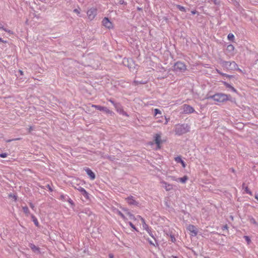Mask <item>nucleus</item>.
<instances>
[{
	"instance_id": "obj_16",
	"label": "nucleus",
	"mask_w": 258,
	"mask_h": 258,
	"mask_svg": "<svg viewBox=\"0 0 258 258\" xmlns=\"http://www.w3.org/2000/svg\"><path fill=\"white\" fill-rule=\"evenodd\" d=\"M221 64L223 67L225 68L227 70L231 69L230 61H223Z\"/></svg>"
},
{
	"instance_id": "obj_43",
	"label": "nucleus",
	"mask_w": 258,
	"mask_h": 258,
	"mask_svg": "<svg viewBox=\"0 0 258 258\" xmlns=\"http://www.w3.org/2000/svg\"><path fill=\"white\" fill-rule=\"evenodd\" d=\"M230 89H231V90L232 91L236 92V90H235V89L234 87H232Z\"/></svg>"
},
{
	"instance_id": "obj_14",
	"label": "nucleus",
	"mask_w": 258,
	"mask_h": 258,
	"mask_svg": "<svg viewBox=\"0 0 258 258\" xmlns=\"http://www.w3.org/2000/svg\"><path fill=\"white\" fill-rule=\"evenodd\" d=\"M77 189L81 193V194L87 199H89V194L86 190L82 187H79Z\"/></svg>"
},
{
	"instance_id": "obj_44",
	"label": "nucleus",
	"mask_w": 258,
	"mask_h": 258,
	"mask_svg": "<svg viewBox=\"0 0 258 258\" xmlns=\"http://www.w3.org/2000/svg\"><path fill=\"white\" fill-rule=\"evenodd\" d=\"M19 72L20 73L21 75H23V72L22 70H19Z\"/></svg>"
},
{
	"instance_id": "obj_51",
	"label": "nucleus",
	"mask_w": 258,
	"mask_h": 258,
	"mask_svg": "<svg viewBox=\"0 0 258 258\" xmlns=\"http://www.w3.org/2000/svg\"><path fill=\"white\" fill-rule=\"evenodd\" d=\"M175 238L173 237H171V240L172 241L174 242L175 241Z\"/></svg>"
},
{
	"instance_id": "obj_55",
	"label": "nucleus",
	"mask_w": 258,
	"mask_h": 258,
	"mask_svg": "<svg viewBox=\"0 0 258 258\" xmlns=\"http://www.w3.org/2000/svg\"><path fill=\"white\" fill-rule=\"evenodd\" d=\"M2 28H4V27L3 26H2L1 24H0V29H2Z\"/></svg>"
},
{
	"instance_id": "obj_38",
	"label": "nucleus",
	"mask_w": 258,
	"mask_h": 258,
	"mask_svg": "<svg viewBox=\"0 0 258 258\" xmlns=\"http://www.w3.org/2000/svg\"><path fill=\"white\" fill-rule=\"evenodd\" d=\"M128 223L132 228H133L134 229L136 230V229L135 226L133 225V224L132 222H130Z\"/></svg>"
},
{
	"instance_id": "obj_48",
	"label": "nucleus",
	"mask_w": 258,
	"mask_h": 258,
	"mask_svg": "<svg viewBox=\"0 0 258 258\" xmlns=\"http://www.w3.org/2000/svg\"><path fill=\"white\" fill-rule=\"evenodd\" d=\"M165 119H166V121L165 122V124H167V123L168 122V120H169V119L167 118H165Z\"/></svg>"
},
{
	"instance_id": "obj_30",
	"label": "nucleus",
	"mask_w": 258,
	"mask_h": 258,
	"mask_svg": "<svg viewBox=\"0 0 258 258\" xmlns=\"http://www.w3.org/2000/svg\"><path fill=\"white\" fill-rule=\"evenodd\" d=\"M216 71L219 73L220 74V75H221L222 76H225L226 77H228V78H229L230 76L228 75H227L226 74H224V73H222L221 72H220L218 70H216Z\"/></svg>"
},
{
	"instance_id": "obj_34",
	"label": "nucleus",
	"mask_w": 258,
	"mask_h": 258,
	"mask_svg": "<svg viewBox=\"0 0 258 258\" xmlns=\"http://www.w3.org/2000/svg\"><path fill=\"white\" fill-rule=\"evenodd\" d=\"M8 156V154L6 153L0 154V157L2 158H6Z\"/></svg>"
},
{
	"instance_id": "obj_57",
	"label": "nucleus",
	"mask_w": 258,
	"mask_h": 258,
	"mask_svg": "<svg viewBox=\"0 0 258 258\" xmlns=\"http://www.w3.org/2000/svg\"><path fill=\"white\" fill-rule=\"evenodd\" d=\"M224 228H226V229H227V225H225V226H224Z\"/></svg>"
},
{
	"instance_id": "obj_41",
	"label": "nucleus",
	"mask_w": 258,
	"mask_h": 258,
	"mask_svg": "<svg viewBox=\"0 0 258 258\" xmlns=\"http://www.w3.org/2000/svg\"><path fill=\"white\" fill-rule=\"evenodd\" d=\"M0 42L6 43H7V41H4L2 38L0 37Z\"/></svg>"
},
{
	"instance_id": "obj_31",
	"label": "nucleus",
	"mask_w": 258,
	"mask_h": 258,
	"mask_svg": "<svg viewBox=\"0 0 258 258\" xmlns=\"http://www.w3.org/2000/svg\"><path fill=\"white\" fill-rule=\"evenodd\" d=\"M250 222L251 224H254L255 225H257V222L255 221V220L253 218L250 219Z\"/></svg>"
},
{
	"instance_id": "obj_39",
	"label": "nucleus",
	"mask_w": 258,
	"mask_h": 258,
	"mask_svg": "<svg viewBox=\"0 0 258 258\" xmlns=\"http://www.w3.org/2000/svg\"><path fill=\"white\" fill-rule=\"evenodd\" d=\"M170 178H171L172 180L178 181V178H176L174 176H171Z\"/></svg>"
},
{
	"instance_id": "obj_27",
	"label": "nucleus",
	"mask_w": 258,
	"mask_h": 258,
	"mask_svg": "<svg viewBox=\"0 0 258 258\" xmlns=\"http://www.w3.org/2000/svg\"><path fill=\"white\" fill-rule=\"evenodd\" d=\"M176 7L181 11H182V12H185V8L182 7V6H181L177 5Z\"/></svg>"
},
{
	"instance_id": "obj_25",
	"label": "nucleus",
	"mask_w": 258,
	"mask_h": 258,
	"mask_svg": "<svg viewBox=\"0 0 258 258\" xmlns=\"http://www.w3.org/2000/svg\"><path fill=\"white\" fill-rule=\"evenodd\" d=\"M127 215L128 216L130 219L131 220H137L139 219V218H138V217L137 218H135V217L133 215L128 212L127 213Z\"/></svg>"
},
{
	"instance_id": "obj_29",
	"label": "nucleus",
	"mask_w": 258,
	"mask_h": 258,
	"mask_svg": "<svg viewBox=\"0 0 258 258\" xmlns=\"http://www.w3.org/2000/svg\"><path fill=\"white\" fill-rule=\"evenodd\" d=\"M244 238L245 239V240L246 241L247 244H249L251 242V240H250V239L249 238V237L247 236H244Z\"/></svg>"
},
{
	"instance_id": "obj_7",
	"label": "nucleus",
	"mask_w": 258,
	"mask_h": 258,
	"mask_svg": "<svg viewBox=\"0 0 258 258\" xmlns=\"http://www.w3.org/2000/svg\"><path fill=\"white\" fill-rule=\"evenodd\" d=\"M161 186L165 189L166 191H170L173 189V185L168 183L163 180L160 181Z\"/></svg>"
},
{
	"instance_id": "obj_40",
	"label": "nucleus",
	"mask_w": 258,
	"mask_h": 258,
	"mask_svg": "<svg viewBox=\"0 0 258 258\" xmlns=\"http://www.w3.org/2000/svg\"><path fill=\"white\" fill-rule=\"evenodd\" d=\"M74 12L79 15L80 14V11L78 9H75Z\"/></svg>"
},
{
	"instance_id": "obj_13",
	"label": "nucleus",
	"mask_w": 258,
	"mask_h": 258,
	"mask_svg": "<svg viewBox=\"0 0 258 258\" xmlns=\"http://www.w3.org/2000/svg\"><path fill=\"white\" fill-rule=\"evenodd\" d=\"M114 106L115 107L116 111L120 114L126 115V113L123 111L122 107L119 104H114Z\"/></svg>"
},
{
	"instance_id": "obj_2",
	"label": "nucleus",
	"mask_w": 258,
	"mask_h": 258,
	"mask_svg": "<svg viewBox=\"0 0 258 258\" xmlns=\"http://www.w3.org/2000/svg\"><path fill=\"white\" fill-rule=\"evenodd\" d=\"M207 99H213L215 101L221 103L229 100V96L225 94L218 93L207 97Z\"/></svg>"
},
{
	"instance_id": "obj_3",
	"label": "nucleus",
	"mask_w": 258,
	"mask_h": 258,
	"mask_svg": "<svg viewBox=\"0 0 258 258\" xmlns=\"http://www.w3.org/2000/svg\"><path fill=\"white\" fill-rule=\"evenodd\" d=\"M97 14V9L95 8H91L87 12L88 19L90 20H93Z\"/></svg>"
},
{
	"instance_id": "obj_28",
	"label": "nucleus",
	"mask_w": 258,
	"mask_h": 258,
	"mask_svg": "<svg viewBox=\"0 0 258 258\" xmlns=\"http://www.w3.org/2000/svg\"><path fill=\"white\" fill-rule=\"evenodd\" d=\"M154 112H155V115H157L158 114H161V111L157 108H156L154 109Z\"/></svg>"
},
{
	"instance_id": "obj_45",
	"label": "nucleus",
	"mask_w": 258,
	"mask_h": 258,
	"mask_svg": "<svg viewBox=\"0 0 258 258\" xmlns=\"http://www.w3.org/2000/svg\"><path fill=\"white\" fill-rule=\"evenodd\" d=\"M68 202H69L71 205H73L72 201L71 199H69V200H68Z\"/></svg>"
},
{
	"instance_id": "obj_47",
	"label": "nucleus",
	"mask_w": 258,
	"mask_h": 258,
	"mask_svg": "<svg viewBox=\"0 0 258 258\" xmlns=\"http://www.w3.org/2000/svg\"><path fill=\"white\" fill-rule=\"evenodd\" d=\"M214 4H215V5H218V4H219V3H218L217 1H216V0H214Z\"/></svg>"
},
{
	"instance_id": "obj_11",
	"label": "nucleus",
	"mask_w": 258,
	"mask_h": 258,
	"mask_svg": "<svg viewBox=\"0 0 258 258\" xmlns=\"http://www.w3.org/2000/svg\"><path fill=\"white\" fill-rule=\"evenodd\" d=\"M103 25L108 29H111L113 27L112 23L107 18H104L102 20Z\"/></svg>"
},
{
	"instance_id": "obj_50",
	"label": "nucleus",
	"mask_w": 258,
	"mask_h": 258,
	"mask_svg": "<svg viewBox=\"0 0 258 258\" xmlns=\"http://www.w3.org/2000/svg\"><path fill=\"white\" fill-rule=\"evenodd\" d=\"M47 187L49 188V189L51 191H52V189L51 188L50 186H49V185H47Z\"/></svg>"
},
{
	"instance_id": "obj_17",
	"label": "nucleus",
	"mask_w": 258,
	"mask_h": 258,
	"mask_svg": "<svg viewBox=\"0 0 258 258\" xmlns=\"http://www.w3.org/2000/svg\"><path fill=\"white\" fill-rule=\"evenodd\" d=\"M175 161L177 163H180L181 164L183 168H185L186 166V165L185 164V162L181 159L180 157H176L175 158Z\"/></svg>"
},
{
	"instance_id": "obj_33",
	"label": "nucleus",
	"mask_w": 258,
	"mask_h": 258,
	"mask_svg": "<svg viewBox=\"0 0 258 258\" xmlns=\"http://www.w3.org/2000/svg\"><path fill=\"white\" fill-rule=\"evenodd\" d=\"M30 247L33 250H38V248L36 246H35L34 245H33V244H31V245L30 246Z\"/></svg>"
},
{
	"instance_id": "obj_15",
	"label": "nucleus",
	"mask_w": 258,
	"mask_h": 258,
	"mask_svg": "<svg viewBox=\"0 0 258 258\" xmlns=\"http://www.w3.org/2000/svg\"><path fill=\"white\" fill-rule=\"evenodd\" d=\"M85 171L91 180H94L95 178V175L91 169L87 168L85 169Z\"/></svg>"
},
{
	"instance_id": "obj_42",
	"label": "nucleus",
	"mask_w": 258,
	"mask_h": 258,
	"mask_svg": "<svg viewBox=\"0 0 258 258\" xmlns=\"http://www.w3.org/2000/svg\"><path fill=\"white\" fill-rule=\"evenodd\" d=\"M191 13L192 14L195 15L197 13V12L196 11H192Z\"/></svg>"
},
{
	"instance_id": "obj_46",
	"label": "nucleus",
	"mask_w": 258,
	"mask_h": 258,
	"mask_svg": "<svg viewBox=\"0 0 258 258\" xmlns=\"http://www.w3.org/2000/svg\"><path fill=\"white\" fill-rule=\"evenodd\" d=\"M109 258H113V255L112 254H109Z\"/></svg>"
},
{
	"instance_id": "obj_9",
	"label": "nucleus",
	"mask_w": 258,
	"mask_h": 258,
	"mask_svg": "<svg viewBox=\"0 0 258 258\" xmlns=\"http://www.w3.org/2000/svg\"><path fill=\"white\" fill-rule=\"evenodd\" d=\"M182 109L185 113H191L195 111L194 109L191 106L187 104L182 106Z\"/></svg>"
},
{
	"instance_id": "obj_12",
	"label": "nucleus",
	"mask_w": 258,
	"mask_h": 258,
	"mask_svg": "<svg viewBox=\"0 0 258 258\" xmlns=\"http://www.w3.org/2000/svg\"><path fill=\"white\" fill-rule=\"evenodd\" d=\"M154 138L155 143L157 145V148L159 149L160 148V145L162 143L161 134H156Z\"/></svg>"
},
{
	"instance_id": "obj_10",
	"label": "nucleus",
	"mask_w": 258,
	"mask_h": 258,
	"mask_svg": "<svg viewBox=\"0 0 258 258\" xmlns=\"http://www.w3.org/2000/svg\"><path fill=\"white\" fill-rule=\"evenodd\" d=\"M138 218H139L140 219V220L142 222L143 228L144 229H145L148 232V233L150 234V236H151L152 237H153L151 232V230H150V228H149L148 226L146 224L144 219L143 218H142L140 216H138Z\"/></svg>"
},
{
	"instance_id": "obj_22",
	"label": "nucleus",
	"mask_w": 258,
	"mask_h": 258,
	"mask_svg": "<svg viewBox=\"0 0 258 258\" xmlns=\"http://www.w3.org/2000/svg\"><path fill=\"white\" fill-rule=\"evenodd\" d=\"M230 64H231V69L230 70H235L237 69V65L234 61L230 62Z\"/></svg>"
},
{
	"instance_id": "obj_1",
	"label": "nucleus",
	"mask_w": 258,
	"mask_h": 258,
	"mask_svg": "<svg viewBox=\"0 0 258 258\" xmlns=\"http://www.w3.org/2000/svg\"><path fill=\"white\" fill-rule=\"evenodd\" d=\"M190 127L187 124H178L175 125L174 132L175 134L180 136L189 131Z\"/></svg>"
},
{
	"instance_id": "obj_5",
	"label": "nucleus",
	"mask_w": 258,
	"mask_h": 258,
	"mask_svg": "<svg viewBox=\"0 0 258 258\" xmlns=\"http://www.w3.org/2000/svg\"><path fill=\"white\" fill-rule=\"evenodd\" d=\"M125 200L126 202L130 205L139 206V202L136 201L135 198L133 196L128 197Z\"/></svg>"
},
{
	"instance_id": "obj_20",
	"label": "nucleus",
	"mask_w": 258,
	"mask_h": 258,
	"mask_svg": "<svg viewBox=\"0 0 258 258\" xmlns=\"http://www.w3.org/2000/svg\"><path fill=\"white\" fill-rule=\"evenodd\" d=\"M188 177L187 176H184L183 177L178 178V181L184 183L187 180Z\"/></svg>"
},
{
	"instance_id": "obj_21",
	"label": "nucleus",
	"mask_w": 258,
	"mask_h": 258,
	"mask_svg": "<svg viewBox=\"0 0 258 258\" xmlns=\"http://www.w3.org/2000/svg\"><path fill=\"white\" fill-rule=\"evenodd\" d=\"M31 217L32 218V221L34 223L35 225L38 227L39 226V222L37 218L33 215H31Z\"/></svg>"
},
{
	"instance_id": "obj_54",
	"label": "nucleus",
	"mask_w": 258,
	"mask_h": 258,
	"mask_svg": "<svg viewBox=\"0 0 258 258\" xmlns=\"http://www.w3.org/2000/svg\"><path fill=\"white\" fill-rule=\"evenodd\" d=\"M149 242H150V243L151 244H152V245H154V243H153L151 241H149Z\"/></svg>"
},
{
	"instance_id": "obj_26",
	"label": "nucleus",
	"mask_w": 258,
	"mask_h": 258,
	"mask_svg": "<svg viewBox=\"0 0 258 258\" xmlns=\"http://www.w3.org/2000/svg\"><path fill=\"white\" fill-rule=\"evenodd\" d=\"M227 37H228V39L229 40L233 41L234 40V35L233 34L230 33V34H228Z\"/></svg>"
},
{
	"instance_id": "obj_6",
	"label": "nucleus",
	"mask_w": 258,
	"mask_h": 258,
	"mask_svg": "<svg viewBox=\"0 0 258 258\" xmlns=\"http://www.w3.org/2000/svg\"><path fill=\"white\" fill-rule=\"evenodd\" d=\"M92 107L95 108L96 109L99 110L100 111H104L107 113H109L110 114H112L113 113V112L109 110L107 107L101 106L99 105H92Z\"/></svg>"
},
{
	"instance_id": "obj_53",
	"label": "nucleus",
	"mask_w": 258,
	"mask_h": 258,
	"mask_svg": "<svg viewBox=\"0 0 258 258\" xmlns=\"http://www.w3.org/2000/svg\"><path fill=\"white\" fill-rule=\"evenodd\" d=\"M110 101L111 102V103L114 105V104H115L113 101L110 100Z\"/></svg>"
},
{
	"instance_id": "obj_49",
	"label": "nucleus",
	"mask_w": 258,
	"mask_h": 258,
	"mask_svg": "<svg viewBox=\"0 0 258 258\" xmlns=\"http://www.w3.org/2000/svg\"><path fill=\"white\" fill-rule=\"evenodd\" d=\"M19 140V139H13V140H12V141H17V140ZM10 141H11V140H9V141H8L7 142H10Z\"/></svg>"
},
{
	"instance_id": "obj_58",
	"label": "nucleus",
	"mask_w": 258,
	"mask_h": 258,
	"mask_svg": "<svg viewBox=\"0 0 258 258\" xmlns=\"http://www.w3.org/2000/svg\"><path fill=\"white\" fill-rule=\"evenodd\" d=\"M173 258H177L176 256H173Z\"/></svg>"
},
{
	"instance_id": "obj_24",
	"label": "nucleus",
	"mask_w": 258,
	"mask_h": 258,
	"mask_svg": "<svg viewBox=\"0 0 258 258\" xmlns=\"http://www.w3.org/2000/svg\"><path fill=\"white\" fill-rule=\"evenodd\" d=\"M242 186H243V188L244 189V190L246 193L249 194L250 195H252L251 192L249 190V189L248 188V187L247 186H245L244 184H243Z\"/></svg>"
},
{
	"instance_id": "obj_32",
	"label": "nucleus",
	"mask_w": 258,
	"mask_h": 258,
	"mask_svg": "<svg viewBox=\"0 0 258 258\" xmlns=\"http://www.w3.org/2000/svg\"><path fill=\"white\" fill-rule=\"evenodd\" d=\"M2 30H4L5 31L10 33V34H13V32L11 30H8L5 28H2Z\"/></svg>"
},
{
	"instance_id": "obj_52",
	"label": "nucleus",
	"mask_w": 258,
	"mask_h": 258,
	"mask_svg": "<svg viewBox=\"0 0 258 258\" xmlns=\"http://www.w3.org/2000/svg\"><path fill=\"white\" fill-rule=\"evenodd\" d=\"M255 198L258 201V195H255Z\"/></svg>"
},
{
	"instance_id": "obj_36",
	"label": "nucleus",
	"mask_w": 258,
	"mask_h": 258,
	"mask_svg": "<svg viewBox=\"0 0 258 258\" xmlns=\"http://www.w3.org/2000/svg\"><path fill=\"white\" fill-rule=\"evenodd\" d=\"M224 84L226 86V87L229 88L230 89L232 87V86H231L230 85L228 84V83H227L226 82H224Z\"/></svg>"
},
{
	"instance_id": "obj_35",
	"label": "nucleus",
	"mask_w": 258,
	"mask_h": 258,
	"mask_svg": "<svg viewBox=\"0 0 258 258\" xmlns=\"http://www.w3.org/2000/svg\"><path fill=\"white\" fill-rule=\"evenodd\" d=\"M9 197H12V198H13L14 199L15 201H16L17 199V196L16 195H9Z\"/></svg>"
},
{
	"instance_id": "obj_56",
	"label": "nucleus",
	"mask_w": 258,
	"mask_h": 258,
	"mask_svg": "<svg viewBox=\"0 0 258 258\" xmlns=\"http://www.w3.org/2000/svg\"><path fill=\"white\" fill-rule=\"evenodd\" d=\"M65 1H66V2H67V3L70 2V0H69V1H68V0H65Z\"/></svg>"
},
{
	"instance_id": "obj_23",
	"label": "nucleus",
	"mask_w": 258,
	"mask_h": 258,
	"mask_svg": "<svg viewBox=\"0 0 258 258\" xmlns=\"http://www.w3.org/2000/svg\"><path fill=\"white\" fill-rule=\"evenodd\" d=\"M115 212L117 215H119L123 220H126V218H125V216H124V215L120 211H119L117 210Z\"/></svg>"
},
{
	"instance_id": "obj_4",
	"label": "nucleus",
	"mask_w": 258,
	"mask_h": 258,
	"mask_svg": "<svg viewBox=\"0 0 258 258\" xmlns=\"http://www.w3.org/2000/svg\"><path fill=\"white\" fill-rule=\"evenodd\" d=\"M186 70L185 64L180 61L177 62L174 66V70L176 72H183Z\"/></svg>"
},
{
	"instance_id": "obj_8",
	"label": "nucleus",
	"mask_w": 258,
	"mask_h": 258,
	"mask_svg": "<svg viewBox=\"0 0 258 258\" xmlns=\"http://www.w3.org/2000/svg\"><path fill=\"white\" fill-rule=\"evenodd\" d=\"M187 230H188L191 236H196L197 234L198 231L196 227L192 225H189L187 227Z\"/></svg>"
},
{
	"instance_id": "obj_19",
	"label": "nucleus",
	"mask_w": 258,
	"mask_h": 258,
	"mask_svg": "<svg viewBox=\"0 0 258 258\" xmlns=\"http://www.w3.org/2000/svg\"><path fill=\"white\" fill-rule=\"evenodd\" d=\"M23 212L25 214L26 216H28L30 214V211L27 206L22 207Z\"/></svg>"
},
{
	"instance_id": "obj_37",
	"label": "nucleus",
	"mask_w": 258,
	"mask_h": 258,
	"mask_svg": "<svg viewBox=\"0 0 258 258\" xmlns=\"http://www.w3.org/2000/svg\"><path fill=\"white\" fill-rule=\"evenodd\" d=\"M29 206H30V208H31L32 210H34V209H35V206H34V204H32V203H30L29 204Z\"/></svg>"
},
{
	"instance_id": "obj_18",
	"label": "nucleus",
	"mask_w": 258,
	"mask_h": 258,
	"mask_svg": "<svg viewBox=\"0 0 258 258\" xmlns=\"http://www.w3.org/2000/svg\"><path fill=\"white\" fill-rule=\"evenodd\" d=\"M234 50V47L232 44H229L227 47V51L230 54H232L233 51Z\"/></svg>"
}]
</instances>
